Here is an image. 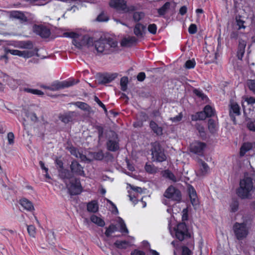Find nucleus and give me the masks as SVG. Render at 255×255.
Wrapping results in <instances>:
<instances>
[{
	"mask_svg": "<svg viewBox=\"0 0 255 255\" xmlns=\"http://www.w3.org/2000/svg\"><path fill=\"white\" fill-rule=\"evenodd\" d=\"M64 36L73 38V44L78 48L82 49L84 47H90L94 44L93 38L88 35L79 34L76 32H65Z\"/></svg>",
	"mask_w": 255,
	"mask_h": 255,
	"instance_id": "nucleus-1",
	"label": "nucleus"
},
{
	"mask_svg": "<svg viewBox=\"0 0 255 255\" xmlns=\"http://www.w3.org/2000/svg\"><path fill=\"white\" fill-rule=\"evenodd\" d=\"M93 45L97 52L108 54L113 51V49L118 45V42L112 38H100L94 42Z\"/></svg>",
	"mask_w": 255,
	"mask_h": 255,
	"instance_id": "nucleus-2",
	"label": "nucleus"
},
{
	"mask_svg": "<svg viewBox=\"0 0 255 255\" xmlns=\"http://www.w3.org/2000/svg\"><path fill=\"white\" fill-rule=\"evenodd\" d=\"M253 181L250 177H245L241 180L240 187L237 191L238 195L242 199L250 198L254 190Z\"/></svg>",
	"mask_w": 255,
	"mask_h": 255,
	"instance_id": "nucleus-3",
	"label": "nucleus"
},
{
	"mask_svg": "<svg viewBox=\"0 0 255 255\" xmlns=\"http://www.w3.org/2000/svg\"><path fill=\"white\" fill-rule=\"evenodd\" d=\"M152 160L154 162H162L165 161L166 156L164 149L158 143H154L151 148Z\"/></svg>",
	"mask_w": 255,
	"mask_h": 255,
	"instance_id": "nucleus-4",
	"label": "nucleus"
},
{
	"mask_svg": "<svg viewBox=\"0 0 255 255\" xmlns=\"http://www.w3.org/2000/svg\"><path fill=\"white\" fill-rule=\"evenodd\" d=\"M233 229L235 236L238 240H243L248 235L249 230L247 225L244 223H235Z\"/></svg>",
	"mask_w": 255,
	"mask_h": 255,
	"instance_id": "nucleus-5",
	"label": "nucleus"
},
{
	"mask_svg": "<svg viewBox=\"0 0 255 255\" xmlns=\"http://www.w3.org/2000/svg\"><path fill=\"white\" fill-rule=\"evenodd\" d=\"M75 82L73 79H70L62 82L55 81L49 85V90L52 91H57L60 89L68 88L75 85Z\"/></svg>",
	"mask_w": 255,
	"mask_h": 255,
	"instance_id": "nucleus-6",
	"label": "nucleus"
},
{
	"mask_svg": "<svg viewBox=\"0 0 255 255\" xmlns=\"http://www.w3.org/2000/svg\"><path fill=\"white\" fill-rule=\"evenodd\" d=\"M164 196L171 200L179 202L181 199V193L179 190L173 186H169L165 191Z\"/></svg>",
	"mask_w": 255,
	"mask_h": 255,
	"instance_id": "nucleus-7",
	"label": "nucleus"
},
{
	"mask_svg": "<svg viewBox=\"0 0 255 255\" xmlns=\"http://www.w3.org/2000/svg\"><path fill=\"white\" fill-rule=\"evenodd\" d=\"M66 186L72 195L79 194L82 191L80 181L78 178H72L67 182Z\"/></svg>",
	"mask_w": 255,
	"mask_h": 255,
	"instance_id": "nucleus-8",
	"label": "nucleus"
},
{
	"mask_svg": "<svg viewBox=\"0 0 255 255\" xmlns=\"http://www.w3.org/2000/svg\"><path fill=\"white\" fill-rule=\"evenodd\" d=\"M175 236L179 241H183L185 238L190 237L187 226L184 223H181L177 225L175 229Z\"/></svg>",
	"mask_w": 255,
	"mask_h": 255,
	"instance_id": "nucleus-9",
	"label": "nucleus"
},
{
	"mask_svg": "<svg viewBox=\"0 0 255 255\" xmlns=\"http://www.w3.org/2000/svg\"><path fill=\"white\" fill-rule=\"evenodd\" d=\"M110 5L118 10L123 12H128L133 10L132 7H128L125 0H111Z\"/></svg>",
	"mask_w": 255,
	"mask_h": 255,
	"instance_id": "nucleus-10",
	"label": "nucleus"
},
{
	"mask_svg": "<svg viewBox=\"0 0 255 255\" xmlns=\"http://www.w3.org/2000/svg\"><path fill=\"white\" fill-rule=\"evenodd\" d=\"M206 144L202 142L195 141L190 144V151L199 155H203Z\"/></svg>",
	"mask_w": 255,
	"mask_h": 255,
	"instance_id": "nucleus-11",
	"label": "nucleus"
},
{
	"mask_svg": "<svg viewBox=\"0 0 255 255\" xmlns=\"http://www.w3.org/2000/svg\"><path fill=\"white\" fill-rule=\"evenodd\" d=\"M6 53H10L13 55H16L24 58H28L32 57L34 55V52L31 51H20L18 50L6 49Z\"/></svg>",
	"mask_w": 255,
	"mask_h": 255,
	"instance_id": "nucleus-12",
	"label": "nucleus"
},
{
	"mask_svg": "<svg viewBox=\"0 0 255 255\" xmlns=\"http://www.w3.org/2000/svg\"><path fill=\"white\" fill-rule=\"evenodd\" d=\"M33 31L42 38H47L50 35V29L42 25H35L33 26Z\"/></svg>",
	"mask_w": 255,
	"mask_h": 255,
	"instance_id": "nucleus-13",
	"label": "nucleus"
},
{
	"mask_svg": "<svg viewBox=\"0 0 255 255\" xmlns=\"http://www.w3.org/2000/svg\"><path fill=\"white\" fill-rule=\"evenodd\" d=\"M188 192L191 203L192 205L196 208L199 205V200L196 192L194 187L191 185L188 186Z\"/></svg>",
	"mask_w": 255,
	"mask_h": 255,
	"instance_id": "nucleus-14",
	"label": "nucleus"
},
{
	"mask_svg": "<svg viewBox=\"0 0 255 255\" xmlns=\"http://www.w3.org/2000/svg\"><path fill=\"white\" fill-rule=\"evenodd\" d=\"M59 176L66 184L72 179V174L70 171L67 169L61 168L59 169Z\"/></svg>",
	"mask_w": 255,
	"mask_h": 255,
	"instance_id": "nucleus-15",
	"label": "nucleus"
},
{
	"mask_svg": "<svg viewBox=\"0 0 255 255\" xmlns=\"http://www.w3.org/2000/svg\"><path fill=\"white\" fill-rule=\"evenodd\" d=\"M70 167L73 173L80 176H85V173L83 167L76 161H73L72 162Z\"/></svg>",
	"mask_w": 255,
	"mask_h": 255,
	"instance_id": "nucleus-16",
	"label": "nucleus"
},
{
	"mask_svg": "<svg viewBox=\"0 0 255 255\" xmlns=\"http://www.w3.org/2000/svg\"><path fill=\"white\" fill-rule=\"evenodd\" d=\"M240 109L239 106L235 103H232L231 104L230 109V116L233 121H235V117L240 115Z\"/></svg>",
	"mask_w": 255,
	"mask_h": 255,
	"instance_id": "nucleus-17",
	"label": "nucleus"
},
{
	"mask_svg": "<svg viewBox=\"0 0 255 255\" xmlns=\"http://www.w3.org/2000/svg\"><path fill=\"white\" fill-rule=\"evenodd\" d=\"M10 16L17 19L22 22H27L28 19L25 14L20 11L13 10L10 12Z\"/></svg>",
	"mask_w": 255,
	"mask_h": 255,
	"instance_id": "nucleus-18",
	"label": "nucleus"
},
{
	"mask_svg": "<svg viewBox=\"0 0 255 255\" xmlns=\"http://www.w3.org/2000/svg\"><path fill=\"white\" fill-rule=\"evenodd\" d=\"M13 46L15 47L26 49H31L33 48V44L31 41H15L13 44Z\"/></svg>",
	"mask_w": 255,
	"mask_h": 255,
	"instance_id": "nucleus-19",
	"label": "nucleus"
},
{
	"mask_svg": "<svg viewBox=\"0 0 255 255\" xmlns=\"http://www.w3.org/2000/svg\"><path fill=\"white\" fill-rule=\"evenodd\" d=\"M116 77L117 74L104 75L99 78V82L102 84L109 83L113 81Z\"/></svg>",
	"mask_w": 255,
	"mask_h": 255,
	"instance_id": "nucleus-20",
	"label": "nucleus"
},
{
	"mask_svg": "<svg viewBox=\"0 0 255 255\" xmlns=\"http://www.w3.org/2000/svg\"><path fill=\"white\" fill-rule=\"evenodd\" d=\"M246 42L244 40H240L237 51V57L239 60H242L245 51Z\"/></svg>",
	"mask_w": 255,
	"mask_h": 255,
	"instance_id": "nucleus-21",
	"label": "nucleus"
},
{
	"mask_svg": "<svg viewBox=\"0 0 255 255\" xmlns=\"http://www.w3.org/2000/svg\"><path fill=\"white\" fill-rule=\"evenodd\" d=\"M145 28L146 27L145 25L140 23H137L134 27L133 32L137 37H141L143 36L144 31Z\"/></svg>",
	"mask_w": 255,
	"mask_h": 255,
	"instance_id": "nucleus-22",
	"label": "nucleus"
},
{
	"mask_svg": "<svg viewBox=\"0 0 255 255\" xmlns=\"http://www.w3.org/2000/svg\"><path fill=\"white\" fill-rule=\"evenodd\" d=\"M69 150L71 154L76 158H80L82 161H85L87 159L86 156L80 153L77 149L74 147H70Z\"/></svg>",
	"mask_w": 255,
	"mask_h": 255,
	"instance_id": "nucleus-23",
	"label": "nucleus"
},
{
	"mask_svg": "<svg viewBox=\"0 0 255 255\" xmlns=\"http://www.w3.org/2000/svg\"><path fill=\"white\" fill-rule=\"evenodd\" d=\"M87 209L88 212L96 213L99 210V205L96 200H93L87 204Z\"/></svg>",
	"mask_w": 255,
	"mask_h": 255,
	"instance_id": "nucleus-24",
	"label": "nucleus"
},
{
	"mask_svg": "<svg viewBox=\"0 0 255 255\" xmlns=\"http://www.w3.org/2000/svg\"><path fill=\"white\" fill-rule=\"evenodd\" d=\"M107 148L112 151H115L119 149L118 142L115 139H109L107 143Z\"/></svg>",
	"mask_w": 255,
	"mask_h": 255,
	"instance_id": "nucleus-25",
	"label": "nucleus"
},
{
	"mask_svg": "<svg viewBox=\"0 0 255 255\" xmlns=\"http://www.w3.org/2000/svg\"><path fill=\"white\" fill-rule=\"evenodd\" d=\"M20 205L23 208L27 211H31L34 210L32 203L26 198H23L20 201Z\"/></svg>",
	"mask_w": 255,
	"mask_h": 255,
	"instance_id": "nucleus-26",
	"label": "nucleus"
},
{
	"mask_svg": "<svg viewBox=\"0 0 255 255\" xmlns=\"http://www.w3.org/2000/svg\"><path fill=\"white\" fill-rule=\"evenodd\" d=\"M149 127L157 135H161L162 134V128L158 126L155 122L153 121H150Z\"/></svg>",
	"mask_w": 255,
	"mask_h": 255,
	"instance_id": "nucleus-27",
	"label": "nucleus"
},
{
	"mask_svg": "<svg viewBox=\"0 0 255 255\" xmlns=\"http://www.w3.org/2000/svg\"><path fill=\"white\" fill-rule=\"evenodd\" d=\"M253 148V145L250 142L244 143L240 148V154L241 156H243L249 150Z\"/></svg>",
	"mask_w": 255,
	"mask_h": 255,
	"instance_id": "nucleus-28",
	"label": "nucleus"
},
{
	"mask_svg": "<svg viewBox=\"0 0 255 255\" xmlns=\"http://www.w3.org/2000/svg\"><path fill=\"white\" fill-rule=\"evenodd\" d=\"M74 114L72 112H69L62 115L60 119L62 122L65 124L68 123L73 120Z\"/></svg>",
	"mask_w": 255,
	"mask_h": 255,
	"instance_id": "nucleus-29",
	"label": "nucleus"
},
{
	"mask_svg": "<svg viewBox=\"0 0 255 255\" xmlns=\"http://www.w3.org/2000/svg\"><path fill=\"white\" fill-rule=\"evenodd\" d=\"M22 113L28 119H30L31 121L33 122L37 121L38 118L35 113L30 112L26 109L23 110Z\"/></svg>",
	"mask_w": 255,
	"mask_h": 255,
	"instance_id": "nucleus-30",
	"label": "nucleus"
},
{
	"mask_svg": "<svg viewBox=\"0 0 255 255\" xmlns=\"http://www.w3.org/2000/svg\"><path fill=\"white\" fill-rule=\"evenodd\" d=\"M207 118L206 114L204 111L197 112L194 115L191 116V119L192 121H196L197 120H204Z\"/></svg>",
	"mask_w": 255,
	"mask_h": 255,
	"instance_id": "nucleus-31",
	"label": "nucleus"
},
{
	"mask_svg": "<svg viewBox=\"0 0 255 255\" xmlns=\"http://www.w3.org/2000/svg\"><path fill=\"white\" fill-rule=\"evenodd\" d=\"M90 220L91 222L97 224L99 226L104 227L105 225V221L96 215H92L91 216Z\"/></svg>",
	"mask_w": 255,
	"mask_h": 255,
	"instance_id": "nucleus-32",
	"label": "nucleus"
},
{
	"mask_svg": "<svg viewBox=\"0 0 255 255\" xmlns=\"http://www.w3.org/2000/svg\"><path fill=\"white\" fill-rule=\"evenodd\" d=\"M74 105L81 110L85 112H89L91 109V107L86 103L77 102L74 104Z\"/></svg>",
	"mask_w": 255,
	"mask_h": 255,
	"instance_id": "nucleus-33",
	"label": "nucleus"
},
{
	"mask_svg": "<svg viewBox=\"0 0 255 255\" xmlns=\"http://www.w3.org/2000/svg\"><path fill=\"white\" fill-rule=\"evenodd\" d=\"M204 113L206 114V116L207 117H211L214 116L215 113V111L214 109H213L210 105L206 106L203 110Z\"/></svg>",
	"mask_w": 255,
	"mask_h": 255,
	"instance_id": "nucleus-34",
	"label": "nucleus"
},
{
	"mask_svg": "<svg viewBox=\"0 0 255 255\" xmlns=\"http://www.w3.org/2000/svg\"><path fill=\"white\" fill-rule=\"evenodd\" d=\"M170 6V3L169 2H166L165 4L160 8L158 9V13L159 15H164L168 10L169 9Z\"/></svg>",
	"mask_w": 255,
	"mask_h": 255,
	"instance_id": "nucleus-35",
	"label": "nucleus"
},
{
	"mask_svg": "<svg viewBox=\"0 0 255 255\" xmlns=\"http://www.w3.org/2000/svg\"><path fill=\"white\" fill-rule=\"evenodd\" d=\"M23 90L25 92L31 93L34 95H38L40 96H42L44 95V93L42 91L37 89L24 88H23Z\"/></svg>",
	"mask_w": 255,
	"mask_h": 255,
	"instance_id": "nucleus-36",
	"label": "nucleus"
},
{
	"mask_svg": "<svg viewBox=\"0 0 255 255\" xmlns=\"http://www.w3.org/2000/svg\"><path fill=\"white\" fill-rule=\"evenodd\" d=\"M145 171L150 174H154L157 172V168L153 164L146 163L145 165Z\"/></svg>",
	"mask_w": 255,
	"mask_h": 255,
	"instance_id": "nucleus-37",
	"label": "nucleus"
},
{
	"mask_svg": "<svg viewBox=\"0 0 255 255\" xmlns=\"http://www.w3.org/2000/svg\"><path fill=\"white\" fill-rule=\"evenodd\" d=\"M200 171L203 175L208 173L209 167L208 164L202 160H199Z\"/></svg>",
	"mask_w": 255,
	"mask_h": 255,
	"instance_id": "nucleus-38",
	"label": "nucleus"
},
{
	"mask_svg": "<svg viewBox=\"0 0 255 255\" xmlns=\"http://www.w3.org/2000/svg\"><path fill=\"white\" fill-rule=\"evenodd\" d=\"M29 3L36 5H44L49 2L51 0H25Z\"/></svg>",
	"mask_w": 255,
	"mask_h": 255,
	"instance_id": "nucleus-39",
	"label": "nucleus"
},
{
	"mask_svg": "<svg viewBox=\"0 0 255 255\" xmlns=\"http://www.w3.org/2000/svg\"><path fill=\"white\" fill-rule=\"evenodd\" d=\"M133 19L134 21L138 22L142 20L145 16V14L143 12L136 11L133 14Z\"/></svg>",
	"mask_w": 255,
	"mask_h": 255,
	"instance_id": "nucleus-40",
	"label": "nucleus"
},
{
	"mask_svg": "<svg viewBox=\"0 0 255 255\" xmlns=\"http://www.w3.org/2000/svg\"><path fill=\"white\" fill-rule=\"evenodd\" d=\"M230 211L232 212H236L239 208V202L235 199H233L230 205Z\"/></svg>",
	"mask_w": 255,
	"mask_h": 255,
	"instance_id": "nucleus-41",
	"label": "nucleus"
},
{
	"mask_svg": "<svg viewBox=\"0 0 255 255\" xmlns=\"http://www.w3.org/2000/svg\"><path fill=\"white\" fill-rule=\"evenodd\" d=\"M193 93L197 97L201 98L202 100H206L207 99V97L203 93V91L200 89H194Z\"/></svg>",
	"mask_w": 255,
	"mask_h": 255,
	"instance_id": "nucleus-42",
	"label": "nucleus"
},
{
	"mask_svg": "<svg viewBox=\"0 0 255 255\" xmlns=\"http://www.w3.org/2000/svg\"><path fill=\"white\" fill-rule=\"evenodd\" d=\"M208 128L210 131L214 133L216 130V124L213 119H209L208 121Z\"/></svg>",
	"mask_w": 255,
	"mask_h": 255,
	"instance_id": "nucleus-43",
	"label": "nucleus"
},
{
	"mask_svg": "<svg viewBox=\"0 0 255 255\" xmlns=\"http://www.w3.org/2000/svg\"><path fill=\"white\" fill-rule=\"evenodd\" d=\"M128 83V78L127 77H123L121 79L120 85L121 90L123 91H126L127 89V86Z\"/></svg>",
	"mask_w": 255,
	"mask_h": 255,
	"instance_id": "nucleus-44",
	"label": "nucleus"
},
{
	"mask_svg": "<svg viewBox=\"0 0 255 255\" xmlns=\"http://www.w3.org/2000/svg\"><path fill=\"white\" fill-rule=\"evenodd\" d=\"M116 231V226L113 224H111L108 228H107L105 234L107 237H109L112 233L115 232Z\"/></svg>",
	"mask_w": 255,
	"mask_h": 255,
	"instance_id": "nucleus-45",
	"label": "nucleus"
},
{
	"mask_svg": "<svg viewBox=\"0 0 255 255\" xmlns=\"http://www.w3.org/2000/svg\"><path fill=\"white\" fill-rule=\"evenodd\" d=\"M119 223L120 225V232L122 233H128V231L124 221L122 218H120Z\"/></svg>",
	"mask_w": 255,
	"mask_h": 255,
	"instance_id": "nucleus-46",
	"label": "nucleus"
},
{
	"mask_svg": "<svg viewBox=\"0 0 255 255\" xmlns=\"http://www.w3.org/2000/svg\"><path fill=\"white\" fill-rule=\"evenodd\" d=\"M163 176L169 179L170 180L176 182L177 181L176 178L174 175L169 170H165L163 173Z\"/></svg>",
	"mask_w": 255,
	"mask_h": 255,
	"instance_id": "nucleus-47",
	"label": "nucleus"
},
{
	"mask_svg": "<svg viewBox=\"0 0 255 255\" xmlns=\"http://www.w3.org/2000/svg\"><path fill=\"white\" fill-rule=\"evenodd\" d=\"M114 244L117 248L119 249H126L128 245V242L125 241H117Z\"/></svg>",
	"mask_w": 255,
	"mask_h": 255,
	"instance_id": "nucleus-48",
	"label": "nucleus"
},
{
	"mask_svg": "<svg viewBox=\"0 0 255 255\" xmlns=\"http://www.w3.org/2000/svg\"><path fill=\"white\" fill-rule=\"evenodd\" d=\"M195 126L196 129L198 130L199 133H200V136L202 137H205L206 134L204 127L198 123L196 124Z\"/></svg>",
	"mask_w": 255,
	"mask_h": 255,
	"instance_id": "nucleus-49",
	"label": "nucleus"
},
{
	"mask_svg": "<svg viewBox=\"0 0 255 255\" xmlns=\"http://www.w3.org/2000/svg\"><path fill=\"white\" fill-rule=\"evenodd\" d=\"M237 25L238 26V29L240 30L242 28L245 29L246 26L244 25L245 21L241 19V16H237L236 18Z\"/></svg>",
	"mask_w": 255,
	"mask_h": 255,
	"instance_id": "nucleus-50",
	"label": "nucleus"
},
{
	"mask_svg": "<svg viewBox=\"0 0 255 255\" xmlns=\"http://www.w3.org/2000/svg\"><path fill=\"white\" fill-rule=\"evenodd\" d=\"M196 65L195 61L194 59L187 60L185 63V67L187 69L193 68Z\"/></svg>",
	"mask_w": 255,
	"mask_h": 255,
	"instance_id": "nucleus-51",
	"label": "nucleus"
},
{
	"mask_svg": "<svg viewBox=\"0 0 255 255\" xmlns=\"http://www.w3.org/2000/svg\"><path fill=\"white\" fill-rule=\"evenodd\" d=\"M35 228L34 226H27V230L29 235L32 237H34L36 234Z\"/></svg>",
	"mask_w": 255,
	"mask_h": 255,
	"instance_id": "nucleus-52",
	"label": "nucleus"
},
{
	"mask_svg": "<svg viewBox=\"0 0 255 255\" xmlns=\"http://www.w3.org/2000/svg\"><path fill=\"white\" fill-rule=\"evenodd\" d=\"M93 157L96 160H102L104 157V154L102 151H99L97 152L93 153Z\"/></svg>",
	"mask_w": 255,
	"mask_h": 255,
	"instance_id": "nucleus-53",
	"label": "nucleus"
},
{
	"mask_svg": "<svg viewBox=\"0 0 255 255\" xmlns=\"http://www.w3.org/2000/svg\"><path fill=\"white\" fill-rule=\"evenodd\" d=\"M247 84L249 89L255 93V79L249 80Z\"/></svg>",
	"mask_w": 255,
	"mask_h": 255,
	"instance_id": "nucleus-54",
	"label": "nucleus"
},
{
	"mask_svg": "<svg viewBox=\"0 0 255 255\" xmlns=\"http://www.w3.org/2000/svg\"><path fill=\"white\" fill-rule=\"evenodd\" d=\"M148 30L150 33L155 34L156 33L157 30V26L156 24L154 23L149 24L148 26Z\"/></svg>",
	"mask_w": 255,
	"mask_h": 255,
	"instance_id": "nucleus-55",
	"label": "nucleus"
},
{
	"mask_svg": "<svg viewBox=\"0 0 255 255\" xmlns=\"http://www.w3.org/2000/svg\"><path fill=\"white\" fill-rule=\"evenodd\" d=\"M136 41V38L134 37H131L124 39L122 41L123 45H127L128 43H131Z\"/></svg>",
	"mask_w": 255,
	"mask_h": 255,
	"instance_id": "nucleus-56",
	"label": "nucleus"
},
{
	"mask_svg": "<svg viewBox=\"0 0 255 255\" xmlns=\"http://www.w3.org/2000/svg\"><path fill=\"white\" fill-rule=\"evenodd\" d=\"M248 128L252 131H255V120L254 122L250 121L247 123Z\"/></svg>",
	"mask_w": 255,
	"mask_h": 255,
	"instance_id": "nucleus-57",
	"label": "nucleus"
},
{
	"mask_svg": "<svg viewBox=\"0 0 255 255\" xmlns=\"http://www.w3.org/2000/svg\"><path fill=\"white\" fill-rule=\"evenodd\" d=\"M108 19V16L103 13L100 14L97 18V20L100 22L107 21Z\"/></svg>",
	"mask_w": 255,
	"mask_h": 255,
	"instance_id": "nucleus-58",
	"label": "nucleus"
},
{
	"mask_svg": "<svg viewBox=\"0 0 255 255\" xmlns=\"http://www.w3.org/2000/svg\"><path fill=\"white\" fill-rule=\"evenodd\" d=\"M197 26L195 24H191L188 28V32L190 34H193L196 33Z\"/></svg>",
	"mask_w": 255,
	"mask_h": 255,
	"instance_id": "nucleus-59",
	"label": "nucleus"
},
{
	"mask_svg": "<svg viewBox=\"0 0 255 255\" xmlns=\"http://www.w3.org/2000/svg\"><path fill=\"white\" fill-rule=\"evenodd\" d=\"M94 101L99 105L100 107L103 108L105 112H107V110L105 105L100 100V99L97 96H95Z\"/></svg>",
	"mask_w": 255,
	"mask_h": 255,
	"instance_id": "nucleus-60",
	"label": "nucleus"
},
{
	"mask_svg": "<svg viewBox=\"0 0 255 255\" xmlns=\"http://www.w3.org/2000/svg\"><path fill=\"white\" fill-rule=\"evenodd\" d=\"M7 139L9 144H12L14 143V135L12 132H9L7 134Z\"/></svg>",
	"mask_w": 255,
	"mask_h": 255,
	"instance_id": "nucleus-61",
	"label": "nucleus"
},
{
	"mask_svg": "<svg viewBox=\"0 0 255 255\" xmlns=\"http://www.w3.org/2000/svg\"><path fill=\"white\" fill-rule=\"evenodd\" d=\"M145 78V74L144 72H140L137 76V79L138 81L142 82Z\"/></svg>",
	"mask_w": 255,
	"mask_h": 255,
	"instance_id": "nucleus-62",
	"label": "nucleus"
},
{
	"mask_svg": "<svg viewBox=\"0 0 255 255\" xmlns=\"http://www.w3.org/2000/svg\"><path fill=\"white\" fill-rule=\"evenodd\" d=\"M131 255H145V254L142 251L134 250L131 253Z\"/></svg>",
	"mask_w": 255,
	"mask_h": 255,
	"instance_id": "nucleus-63",
	"label": "nucleus"
},
{
	"mask_svg": "<svg viewBox=\"0 0 255 255\" xmlns=\"http://www.w3.org/2000/svg\"><path fill=\"white\" fill-rule=\"evenodd\" d=\"M187 7L186 6H182L179 9V13L181 15H183L187 12Z\"/></svg>",
	"mask_w": 255,
	"mask_h": 255,
	"instance_id": "nucleus-64",
	"label": "nucleus"
}]
</instances>
